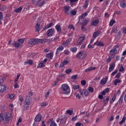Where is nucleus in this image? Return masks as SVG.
<instances>
[{"instance_id":"obj_5","label":"nucleus","mask_w":126,"mask_h":126,"mask_svg":"<svg viewBox=\"0 0 126 126\" xmlns=\"http://www.w3.org/2000/svg\"><path fill=\"white\" fill-rule=\"evenodd\" d=\"M42 120V115L41 114H38L34 118V122L37 123H40Z\"/></svg>"},{"instance_id":"obj_40","label":"nucleus","mask_w":126,"mask_h":126,"mask_svg":"<svg viewBox=\"0 0 126 126\" xmlns=\"http://www.w3.org/2000/svg\"><path fill=\"white\" fill-rule=\"evenodd\" d=\"M44 66H45V64H44V63H41L38 64V65L37 66V68H41L42 67H44Z\"/></svg>"},{"instance_id":"obj_19","label":"nucleus","mask_w":126,"mask_h":126,"mask_svg":"<svg viewBox=\"0 0 126 126\" xmlns=\"http://www.w3.org/2000/svg\"><path fill=\"white\" fill-rule=\"evenodd\" d=\"M107 81H108V77H105L101 80L100 83L102 85H105L107 83Z\"/></svg>"},{"instance_id":"obj_2","label":"nucleus","mask_w":126,"mask_h":126,"mask_svg":"<svg viewBox=\"0 0 126 126\" xmlns=\"http://www.w3.org/2000/svg\"><path fill=\"white\" fill-rule=\"evenodd\" d=\"M87 54L83 51H80L76 55L77 59L79 60H84L86 58Z\"/></svg>"},{"instance_id":"obj_23","label":"nucleus","mask_w":126,"mask_h":126,"mask_svg":"<svg viewBox=\"0 0 126 126\" xmlns=\"http://www.w3.org/2000/svg\"><path fill=\"white\" fill-rule=\"evenodd\" d=\"M99 35H100V32L96 31L94 33L93 37L94 39H96V38H97Z\"/></svg>"},{"instance_id":"obj_36","label":"nucleus","mask_w":126,"mask_h":126,"mask_svg":"<svg viewBox=\"0 0 126 126\" xmlns=\"http://www.w3.org/2000/svg\"><path fill=\"white\" fill-rule=\"evenodd\" d=\"M115 50H116V51L118 52V51H120V44H118L114 46L113 47Z\"/></svg>"},{"instance_id":"obj_22","label":"nucleus","mask_w":126,"mask_h":126,"mask_svg":"<svg viewBox=\"0 0 126 126\" xmlns=\"http://www.w3.org/2000/svg\"><path fill=\"white\" fill-rule=\"evenodd\" d=\"M5 90H6V87L2 85H0V93L4 92Z\"/></svg>"},{"instance_id":"obj_59","label":"nucleus","mask_w":126,"mask_h":126,"mask_svg":"<svg viewBox=\"0 0 126 126\" xmlns=\"http://www.w3.org/2000/svg\"><path fill=\"white\" fill-rule=\"evenodd\" d=\"M69 29H72L73 30H74V26H73V25H69L68 26Z\"/></svg>"},{"instance_id":"obj_26","label":"nucleus","mask_w":126,"mask_h":126,"mask_svg":"<svg viewBox=\"0 0 126 126\" xmlns=\"http://www.w3.org/2000/svg\"><path fill=\"white\" fill-rule=\"evenodd\" d=\"M35 42L36 45L37 44H42L44 42V39L35 38Z\"/></svg>"},{"instance_id":"obj_24","label":"nucleus","mask_w":126,"mask_h":126,"mask_svg":"<svg viewBox=\"0 0 126 126\" xmlns=\"http://www.w3.org/2000/svg\"><path fill=\"white\" fill-rule=\"evenodd\" d=\"M53 26V23H50L49 24H47L44 28H43V30H47V29H49V28H51Z\"/></svg>"},{"instance_id":"obj_43","label":"nucleus","mask_w":126,"mask_h":126,"mask_svg":"<svg viewBox=\"0 0 126 126\" xmlns=\"http://www.w3.org/2000/svg\"><path fill=\"white\" fill-rule=\"evenodd\" d=\"M24 41H25V39L24 38H21L18 40V42L20 44H23V43H24Z\"/></svg>"},{"instance_id":"obj_31","label":"nucleus","mask_w":126,"mask_h":126,"mask_svg":"<svg viewBox=\"0 0 126 126\" xmlns=\"http://www.w3.org/2000/svg\"><path fill=\"white\" fill-rule=\"evenodd\" d=\"M22 11V7H19V8L15 9L14 10V11L16 13H18V12H20L21 11Z\"/></svg>"},{"instance_id":"obj_62","label":"nucleus","mask_w":126,"mask_h":126,"mask_svg":"<svg viewBox=\"0 0 126 126\" xmlns=\"http://www.w3.org/2000/svg\"><path fill=\"white\" fill-rule=\"evenodd\" d=\"M6 9V6H4L1 8H0V10L1 11H3V10H5Z\"/></svg>"},{"instance_id":"obj_27","label":"nucleus","mask_w":126,"mask_h":126,"mask_svg":"<svg viewBox=\"0 0 126 126\" xmlns=\"http://www.w3.org/2000/svg\"><path fill=\"white\" fill-rule=\"evenodd\" d=\"M95 69H96L95 67H89V68H87L85 70V71H86V72H88L89 71H91V70H94Z\"/></svg>"},{"instance_id":"obj_17","label":"nucleus","mask_w":126,"mask_h":126,"mask_svg":"<svg viewBox=\"0 0 126 126\" xmlns=\"http://www.w3.org/2000/svg\"><path fill=\"white\" fill-rule=\"evenodd\" d=\"M31 97L30 96H27L25 100V103L27 105H30V103H31Z\"/></svg>"},{"instance_id":"obj_20","label":"nucleus","mask_w":126,"mask_h":126,"mask_svg":"<svg viewBox=\"0 0 126 126\" xmlns=\"http://www.w3.org/2000/svg\"><path fill=\"white\" fill-rule=\"evenodd\" d=\"M55 29H56L58 33L60 34V33L62 32V28H61V25H57L55 26Z\"/></svg>"},{"instance_id":"obj_55","label":"nucleus","mask_w":126,"mask_h":126,"mask_svg":"<svg viewBox=\"0 0 126 126\" xmlns=\"http://www.w3.org/2000/svg\"><path fill=\"white\" fill-rule=\"evenodd\" d=\"M19 100L20 103H22V102H23V100H24L23 97H22L21 95H19Z\"/></svg>"},{"instance_id":"obj_28","label":"nucleus","mask_w":126,"mask_h":126,"mask_svg":"<svg viewBox=\"0 0 126 126\" xmlns=\"http://www.w3.org/2000/svg\"><path fill=\"white\" fill-rule=\"evenodd\" d=\"M69 50L70 52L72 53H75L76 52H77V47H70L69 48Z\"/></svg>"},{"instance_id":"obj_10","label":"nucleus","mask_w":126,"mask_h":126,"mask_svg":"<svg viewBox=\"0 0 126 126\" xmlns=\"http://www.w3.org/2000/svg\"><path fill=\"white\" fill-rule=\"evenodd\" d=\"M71 8L69 6H65L64 7L65 13H66V14H67L68 15H69L70 13L68 12V11H69V9H70Z\"/></svg>"},{"instance_id":"obj_57","label":"nucleus","mask_w":126,"mask_h":126,"mask_svg":"<svg viewBox=\"0 0 126 126\" xmlns=\"http://www.w3.org/2000/svg\"><path fill=\"white\" fill-rule=\"evenodd\" d=\"M77 75H74L71 77V79H77Z\"/></svg>"},{"instance_id":"obj_61","label":"nucleus","mask_w":126,"mask_h":126,"mask_svg":"<svg viewBox=\"0 0 126 126\" xmlns=\"http://www.w3.org/2000/svg\"><path fill=\"white\" fill-rule=\"evenodd\" d=\"M3 19V15L2 12H0V20H2Z\"/></svg>"},{"instance_id":"obj_41","label":"nucleus","mask_w":126,"mask_h":126,"mask_svg":"<svg viewBox=\"0 0 126 126\" xmlns=\"http://www.w3.org/2000/svg\"><path fill=\"white\" fill-rule=\"evenodd\" d=\"M66 113H67V114H68V115H69V116H71L73 114V111L70 110H67L66 111Z\"/></svg>"},{"instance_id":"obj_13","label":"nucleus","mask_w":126,"mask_h":126,"mask_svg":"<svg viewBox=\"0 0 126 126\" xmlns=\"http://www.w3.org/2000/svg\"><path fill=\"white\" fill-rule=\"evenodd\" d=\"M66 2H69L70 4V6H73V3L74 2H77L78 0H65Z\"/></svg>"},{"instance_id":"obj_14","label":"nucleus","mask_w":126,"mask_h":126,"mask_svg":"<svg viewBox=\"0 0 126 126\" xmlns=\"http://www.w3.org/2000/svg\"><path fill=\"white\" fill-rule=\"evenodd\" d=\"M85 39V35H83L82 36L80 37L79 39L78 45H81L83 43V41Z\"/></svg>"},{"instance_id":"obj_33","label":"nucleus","mask_w":126,"mask_h":126,"mask_svg":"<svg viewBox=\"0 0 126 126\" xmlns=\"http://www.w3.org/2000/svg\"><path fill=\"white\" fill-rule=\"evenodd\" d=\"M118 83H121V80L117 79L114 81V85H115V86H117V85H118Z\"/></svg>"},{"instance_id":"obj_9","label":"nucleus","mask_w":126,"mask_h":126,"mask_svg":"<svg viewBox=\"0 0 126 126\" xmlns=\"http://www.w3.org/2000/svg\"><path fill=\"white\" fill-rule=\"evenodd\" d=\"M68 63V59L65 58L64 59L63 62L62 64L60 65V67H63L65 64H67Z\"/></svg>"},{"instance_id":"obj_60","label":"nucleus","mask_w":126,"mask_h":126,"mask_svg":"<svg viewBox=\"0 0 126 126\" xmlns=\"http://www.w3.org/2000/svg\"><path fill=\"white\" fill-rule=\"evenodd\" d=\"M81 83L82 84V85H83V86L86 85V81L85 80H82L81 82Z\"/></svg>"},{"instance_id":"obj_30","label":"nucleus","mask_w":126,"mask_h":126,"mask_svg":"<svg viewBox=\"0 0 126 126\" xmlns=\"http://www.w3.org/2000/svg\"><path fill=\"white\" fill-rule=\"evenodd\" d=\"M120 6L122 7H123L124 8L126 7V2H125V1H120Z\"/></svg>"},{"instance_id":"obj_1","label":"nucleus","mask_w":126,"mask_h":126,"mask_svg":"<svg viewBox=\"0 0 126 126\" xmlns=\"http://www.w3.org/2000/svg\"><path fill=\"white\" fill-rule=\"evenodd\" d=\"M70 92V88L68 85L64 84L62 85L61 90L60 91V93L63 94H67Z\"/></svg>"},{"instance_id":"obj_25","label":"nucleus","mask_w":126,"mask_h":126,"mask_svg":"<svg viewBox=\"0 0 126 126\" xmlns=\"http://www.w3.org/2000/svg\"><path fill=\"white\" fill-rule=\"evenodd\" d=\"M40 23H37L35 25V32H39L40 31Z\"/></svg>"},{"instance_id":"obj_11","label":"nucleus","mask_w":126,"mask_h":126,"mask_svg":"<svg viewBox=\"0 0 126 126\" xmlns=\"http://www.w3.org/2000/svg\"><path fill=\"white\" fill-rule=\"evenodd\" d=\"M66 123V118L65 117H63L62 118V119H60L61 125L64 126Z\"/></svg>"},{"instance_id":"obj_48","label":"nucleus","mask_w":126,"mask_h":126,"mask_svg":"<svg viewBox=\"0 0 126 126\" xmlns=\"http://www.w3.org/2000/svg\"><path fill=\"white\" fill-rule=\"evenodd\" d=\"M3 121V114L2 113L0 114V123H1Z\"/></svg>"},{"instance_id":"obj_21","label":"nucleus","mask_w":126,"mask_h":126,"mask_svg":"<svg viewBox=\"0 0 126 126\" xmlns=\"http://www.w3.org/2000/svg\"><path fill=\"white\" fill-rule=\"evenodd\" d=\"M12 45H13V46H14L15 48H19L22 46L21 44L18 43V42H14V43H12Z\"/></svg>"},{"instance_id":"obj_12","label":"nucleus","mask_w":126,"mask_h":126,"mask_svg":"<svg viewBox=\"0 0 126 126\" xmlns=\"http://www.w3.org/2000/svg\"><path fill=\"white\" fill-rule=\"evenodd\" d=\"M46 57L50 60H53V57H54V53H53V52H51L50 53L47 54L46 55Z\"/></svg>"},{"instance_id":"obj_52","label":"nucleus","mask_w":126,"mask_h":126,"mask_svg":"<svg viewBox=\"0 0 126 126\" xmlns=\"http://www.w3.org/2000/svg\"><path fill=\"white\" fill-rule=\"evenodd\" d=\"M70 13L71 14V15H76L77 12L76 11H73V10H71Z\"/></svg>"},{"instance_id":"obj_29","label":"nucleus","mask_w":126,"mask_h":126,"mask_svg":"<svg viewBox=\"0 0 126 126\" xmlns=\"http://www.w3.org/2000/svg\"><path fill=\"white\" fill-rule=\"evenodd\" d=\"M87 15H88V13L87 12H85L84 13L82 14L81 16H80V18L81 19H84V18H85V17L87 16Z\"/></svg>"},{"instance_id":"obj_54","label":"nucleus","mask_w":126,"mask_h":126,"mask_svg":"<svg viewBox=\"0 0 126 126\" xmlns=\"http://www.w3.org/2000/svg\"><path fill=\"white\" fill-rule=\"evenodd\" d=\"M62 45L64 47H67V46L68 45V43L65 41H63L62 43Z\"/></svg>"},{"instance_id":"obj_8","label":"nucleus","mask_w":126,"mask_h":126,"mask_svg":"<svg viewBox=\"0 0 126 126\" xmlns=\"http://www.w3.org/2000/svg\"><path fill=\"white\" fill-rule=\"evenodd\" d=\"M64 49V48L63 47V46L61 45L56 50V55H59V54H60V53H61V52H62V51H63V49Z\"/></svg>"},{"instance_id":"obj_39","label":"nucleus","mask_w":126,"mask_h":126,"mask_svg":"<svg viewBox=\"0 0 126 126\" xmlns=\"http://www.w3.org/2000/svg\"><path fill=\"white\" fill-rule=\"evenodd\" d=\"M45 3H46V1H42L38 5V6L39 7H41V6H43V5H45Z\"/></svg>"},{"instance_id":"obj_42","label":"nucleus","mask_w":126,"mask_h":126,"mask_svg":"<svg viewBox=\"0 0 126 126\" xmlns=\"http://www.w3.org/2000/svg\"><path fill=\"white\" fill-rule=\"evenodd\" d=\"M116 32H118V28L117 27H114L112 29L111 33H116Z\"/></svg>"},{"instance_id":"obj_4","label":"nucleus","mask_w":126,"mask_h":126,"mask_svg":"<svg viewBox=\"0 0 126 126\" xmlns=\"http://www.w3.org/2000/svg\"><path fill=\"white\" fill-rule=\"evenodd\" d=\"M55 33V29H50L47 31V35L48 37H51Z\"/></svg>"},{"instance_id":"obj_32","label":"nucleus","mask_w":126,"mask_h":126,"mask_svg":"<svg viewBox=\"0 0 126 126\" xmlns=\"http://www.w3.org/2000/svg\"><path fill=\"white\" fill-rule=\"evenodd\" d=\"M117 50H116L115 48H113L111 50H110L109 51V53L110 54H117Z\"/></svg>"},{"instance_id":"obj_56","label":"nucleus","mask_w":126,"mask_h":126,"mask_svg":"<svg viewBox=\"0 0 126 126\" xmlns=\"http://www.w3.org/2000/svg\"><path fill=\"white\" fill-rule=\"evenodd\" d=\"M72 41V39L71 38H68V39H67V40H66V42L68 44H70L71 41Z\"/></svg>"},{"instance_id":"obj_44","label":"nucleus","mask_w":126,"mask_h":126,"mask_svg":"<svg viewBox=\"0 0 126 126\" xmlns=\"http://www.w3.org/2000/svg\"><path fill=\"white\" fill-rule=\"evenodd\" d=\"M115 23H116V21L114 20H111L109 23V25L110 26H113Z\"/></svg>"},{"instance_id":"obj_7","label":"nucleus","mask_w":126,"mask_h":126,"mask_svg":"<svg viewBox=\"0 0 126 126\" xmlns=\"http://www.w3.org/2000/svg\"><path fill=\"white\" fill-rule=\"evenodd\" d=\"M100 21L98 19L95 20L94 21H92L91 23V26H94L96 27L99 24Z\"/></svg>"},{"instance_id":"obj_35","label":"nucleus","mask_w":126,"mask_h":126,"mask_svg":"<svg viewBox=\"0 0 126 126\" xmlns=\"http://www.w3.org/2000/svg\"><path fill=\"white\" fill-rule=\"evenodd\" d=\"M84 94L86 97H87L89 95V92L86 89H83Z\"/></svg>"},{"instance_id":"obj_34","label":"nucleus","mask_w":126,"mask_h":126,"mask_svg":"<svg viewBox=\"0 0 126 126\" xmlns=\"http://www.w3.org/2000/svg\"><path fill=\"white\" fill-rule=\"evenodd\" d=\"M126 116H124L122 120L119 122V125H123L125 122H126Z\"/></svg>"},{"instance_id":"obj_49","label":"nucleus","mask_w":126,"mask_h":126,"mask_svg":"<svg viewBox=\"0 0 126 126\" xmlns=\"http://www.w3.org/2000/svg\"><path fill=\"white\" fill-rule=\"evenodd\" d=\"M89 4V3H88V0H86L85 2V5H84L85 8L88 7Z\"/></svg>"},{"instance_id":"obj_15","label":"nucleus","mask_w":126,"mask_h":126,"mask_svg":"<svg viewBox=\"0 0 126 126\" xmlns=\"http://www.w3.org/2000/svg\"><path fill=\"white\" fill-rule=\"evenodd\" d=\"M29 44H30V45H36V38L34 39H30L29 41H28Z\"/></svg>"},{"instance_id":"obj_51","label":"nucleus","mask_w":126,"mask_h":126,"mask_svg":"<svg viewBox=\"0 0 126 126\" xmlns=\"http://www.w3.org/2000/svg\"><path fill=\"white\" fill-rule=\"evenodd\" d=\"M88 24V21L85 20L83 23H81L82 25L83 26H85V25H87Z\"/></svg>"},{"instance_id":"obj_58","label":"nucleus","mask_w":126,"mask_h":126,"mask_svg":"<svg viewBox=\"0 0 126 126\" xmlns=\"http://www.w3.org/2000/svg\"><path fill=\"white\" fill-rule=\"evenodd\" d=\"M48 103L46 102H42L41 103L40 106H41V107H45V106H47Z\"/></svg>"},{"instance_id":"obj_46","label":"nucleus","mask_w":126,"mask_h":126,"mask_svg":"<svg viewBox=\"0 0 126 126\" xmlns=\"http://www.w3.org/2000/svg\"><path fill=\"white\" fill-rule=\"evenodd\" d=\"M40 1L41 0H32V3L33 4H38Z\"/></svg>"},{"instance_id":"obj_47","label":"nucleus","mask_w":126,"mask_h":126,"mask_svg":"<svg viewBox=\"0 0 126 126\" xmlns=\"http://www.w3.org/2000/svg\"><path fill=\"white\" fill-rule=\"evenodd\" d=\"M88 91H89V92H91V93H93V92H94V89H93L92 87H89Z\"/></svg>"},{"instance_id":"obj_3","label":"nucleus","mask_w":126,"mask_h":126,"mask_svg":"<svg viewBox=\"0 0 126 126\" xmlns=\"http://www.w3.org/2000/svg\"><path fill=\"white\" fill-rule=\"evenodd\" d=\"M5 123H8L12 118V113L10 112H5L3 115Z\"/></svg>"},{"instance_id":"obj_37","label":"nucleus","mask_w":126,"mask_h":126,"mask_svg":"<svg viewBox=\"0 0 126 126\" xmlns=\"http://www.w3.org/2000/svg\"><path fill=\"white\" fill-rule=\"evenodd\" d=\"M116 100V95H114L111 100H110V104H112V103H114V102H115V101Z\"/></svg>"},{"instance_id":"obj_6","label":"nucleus","mask_w":126,"mask_h":126,"mask_svg":"<svg viewBox=\"0 0 126 126\" xmlns=\"http://www.w3.org/2000/svg\"><path fill=\"white\" fill-rule=\"evenodd\" d=\"M116 65V63L115 62H112L109 66V72H112L113 69H115V66Z\"/></svg>"},{"instance_id":"obj_16","label":"nucleus","mask_w":126,"mask_h":126,"mask_svg":"<svg viewBox=\"0 0 126 126\" xmlns=\"http://www.w3.org/2000/svg\"><path fill=\"white\" fill-rule=\"evenodd\" d=\"M124 100V96L123 95H121V96L120 97L119 100L117 102V103L115 104V106H118V105H120V104L123 103V100Z\"/></svg>"},{"instance_id":"obj_53","label":"nucleus","mask_w":126,"mask_h":126,"mask_svg":"<svg viewBox=\"0 0 126 126\" xmlns=\"http://www.w3.org/2000/svg\"><path fill=\"white\" fill-rule=\"evenodd\" d=\"M50 126H58L57 125V123H56V122H55L54 121H52L51 124Z\"/></svg>"},{"instance_id":"obj_18","label":"nucleus","mask_w":126,"mask_h":126,"mask_svg":"<svg viewBox=\"0 0 126 126\" xmlns=\"http://www.w3.org/2000/svg\"><path fill=\"white\" fill-rule=\"evenodd\" d=\"M94 46H97V47H104V44L101 41H96L94 44Z\"/></svg>"},{"instance_id":"obj_38","label":"nucleus","mask_w":126,"mask_h":126,"mask_svg":"<svg viewBox=\"0 0 126 126\" xmlns=\"http://www.w3.org/2000/svg\"><path fill=\"white\" fill-rule=\"evenodd\" d=\"M29 105L30 104H25L24 105V109L25 111H26L27 110H28L29 109Z\"/></svg>"},{"instance_id":"obj_45","label":"nucleus","mask_w":126,"mask_h":126,"mask_svg":"<svg viewBox=\"0 0 126 126\" xmlns=\"http://www.w3.org/2000/svg\"><path fill=\"white\" fill-rule=\"evenodd\" d=\"M69 54H70V52H69V50L66 49L64 51V55H66V56H68Z\"/></svg>"},{"instance_id":"obj_64","label":"nucleus","mask_w":126,"mask_h":126,"mask_svg":"<svg viewBox=\"0 0 126 126\" xmlns=\"http://www.w3.org/2000/svg\"><path fill=\"white\" fill-rule=\"evenodd\" d=\"M82 126V123L80 122H78L75 124V126Z\"/></svg>"},{"instance_id":"obj_50","label":"nucleus","mask_w":126,"mask_h":126,"mask_svg":"<svg viewBox=\"0 0 126 126\" xmlns=\"http://www.w3.org/2000/svg\"><path fill=\"white\" fill-rule=\"evenodd\" d=\"M72 71V69H68L65 70V73H66V74H68L70 73V72H71Z\"/></svg>"},{"instance_id":"obj_63","label":"nucleus","mask_w":126,"mask_h":126,"mask_svg":"<svg viewBox=\"0 0 126 126\" xmlns=\"http://www.w3.org/2000/svg\"><path fill=\"white\" fill-rule=\"evenodd\" d=\"M124 70H125V68H124V66H120L119 69V71H121V72H122V71H124Z\"/></svg>"}]
</instances>
